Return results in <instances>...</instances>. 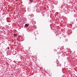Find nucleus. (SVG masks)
<instances>
[{
  "label": "nucleus",
  "instance_id": "8",
  "mask_svg": "<svg viewBox=\"0 0 77 77\" xmlns=\"http://www.w3.org/2000/svg\"><path fill=\"white\" fill-rule=\"evenodd\" d=\"M67 52H66L64 53V54H66V56H67V55H68V54H66V53H67Z\"/></svg>",
  "mask_w": 77,
  "mask_h": 77
},
{
  "label": "nucleus",
  "instance_id": "6",
  "mask_svg": "<svg viewBox=\"0 0 77 77\" xmlns=\"http://www.w3.org/2000/svg\"><path fill=\"white\" fill-rule=\"evenodd\" d=\"M13 35L14 37H17V35L16 34H14Z\"/></svg>",
  "mask_w": 77,
  "mask_h": 77
},
{
  "label": "nucleus",
  "instance_id": "13",
  "mask_svg": "<svg viewBox=\"0 0 77 77\" xmlns=\"http://www.w3.org/2000/svg\"><path fill=\"white\" fill-rule=\"evenodd\" d=\"M36 38H35V40H36Z\"/></svg>",
  "mask_w": 77,
  "mask_h": 77
},
{
  "label": "nucleus",
  "instance_id": "10",
  "mask_svg": "<svg viewBox=\"0 0 77 77\" xmlns=\"http://www.w3.org/2000/svg\"><path fill=\"white\" fill-rule=\"evenodd\" d=\"M33 19H32V21H31L32 23L33 24Z\"/></svg>",
  "mask_w": 77,
  "mask_h": 77
},
{
  "label": "nucleus",
  "instance_id": "2",
  "mask_svg": "<svg viewBox=\"0 0 77 77\" xmlns=\"http://www.w3.org/2000/svg\"><path fill=\"white\" fill-rule=\"evenodd\" d=\"M40 11H41V9L39 8H38L36 9V12H37L39 13L40 12Z\"/></svg>",
  "mask_w": 77,
  "mask_h": 77
},
{
  "label": "nucleus",
  "instance_id": "3",
  "mask_svg": "<svg viewBox=\"0 0 77 77\" xmlns=\"http://www.w3.org/2000/svg\"><path fill=\"white\" fill-rule=\"evenodd\" d=\"M28 17L29 18V19H30L31 18L33 17V15H28Z\"/></svg>",
  "mask_w": 77,
  "mask_h": 77
},
{
  "label": "nucleus",
  "instance_id": "4",
  "mask_svg": "<svg viewBox=\"0 0 77 77\" xmlns=\"http://www.w3.org/2000/svg\"><path fill=\"white\" fill-rule=\"evenodd\" d=\"M12 54L14 55H15L16 54V52L15 51H13L12 52Z\"/></svg>",
  "mask_w": 77,
  "mask_h": 77
},
{
  "label": "nucleus",
  "instance_id": "11",
  "mask_svg": "<svg viewBox=\"0 0 77 77\" xmlns=\"http://www.w3.org/2000/svg\"><path fill=\"white\" fill-rule=\"evenodd\" d=\"M8 50H9V47H8Z\"/></svg>",
  "mask_w": 77,
  "mask_h": 77
},
{
  "label": "nucleus",
  "instance_id": "5",
  "mask_svg": "<svg viewBox=\"0 0 77 77\" xmlns=\"http://www.w3.org/2000/svg\"><path fill=\"white\" fill-rule=\"evenodd\" d=\"M29 26V24H26L25 25V27H28V26Z\"/></svg>",
  "mask_w": 77,
  "mask_h": 77
},
{
  "label": "nucleus",
  "instance_id": "9",
  "mask_svg": "<svg viewBox=\"0 0 77 77\" xmlns=\"http://www.w3.org/2000/svg\"><path fill=\"white\" fill-rule=\"evenodd\" d=\"M30 2H33V0H29Z\"/></svg>",
  "mask_w": 77,
  "mask_h": 77
},
{
  "label": "nucleus",
  "instance_id": "7",
  "mask_svg": "<svg viewBox=\"0 0 77 77\" xmlns=\"http://www.w3.org/2000/svg\"><path fill=\"white\" fill-rule=\"evenodd\" d=\"M34 3H36V0H35L34 2Z\"/></svg>",
  "mask_w": 77,
  "mask_h": 77
},
{
  "label": "nucleus",
  "instance_id": "12",
  "mask_svg": "<svg viewBox=\"0 0 77 77\" xmlns=\"http://www.w3.org/2000/svg\"><path fill=\"white\" fill-rule=\"evenodd\" d=\"M58 3L57 2V4Z\"/></svg>",
  "mask_w": 77,
  "mask_h": 77
},
{
  "label": "nucleus",
  "instance_id": "1",
  "mask_svg": "<svg viewBox=\"0 0 77 77\" xmlns=\"http://www.w3.org/2000/svg\"><path fill=\"white\" fill-rule=\"evenodd\" d=\"M57 66H61V64L59 63V61L57 60Z\"/></svg>",
  "mask_w": 77,
  "mask_h": 77
}]
</instances>
